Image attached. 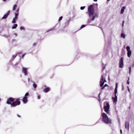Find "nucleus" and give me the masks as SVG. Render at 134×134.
Returning a JSON list of instances; mask_svg holds the SVG:
<instances>
[{"label":"nucleus","mask_w":134,"mask_h":134,"mask_svg":"<svg viewBox=\"0 0 134 134\" xmlns=\"http://www.w3.org/2000/svg\"><path fill=\"white\" fill-rule=\"evenodd\" d=\"M7 103L10 104L12 107H14L20 105L21 103L20 99L17 98L16 99L12 97L9 98L7 101Z\"/></svg>","instance_id":"1"},{"label":"nucleus","mask_w":134,"mask_h":134,"mask_svg":"<svg viewBox=\"0 0 134 134\" xmlns=\"http://www.w3.org/2000/svg\"><path fill=\"white\" fill-rule=\"evenodd\" d=\"M102 121L104 122L106 124L111 123V120L110 119H109L107 115L106 114L104 113H102Z\"/></svg>","instance_id":"2"},{"label":"nucleus","mask_w":134,"mask_h":134,"mask_svg":"<svg viewBox=\"0 0 134 134\" xmlns=\"http://www.w3.org/2000/svg\"><path fill=\"white\" fill-rule=\"evenodd\" d=\"M88 15L90 17L94 15V7L92 5H91L88 7Z\"/></svg>","instance_id":"3"},{"label":"nucleus","mask_w":134,"mask_h":134,"mask_svg":"<svg viewBox=\"0 0 134 134\" xmlns=\"http://www.w3.org/2000/svg\"><path fill=\"white\" fill-rule=\"evenodd\" d=\"M117 83H116L115 88V93H114V97H112V99L113 101L115 104H116L117 100V97L116 95V94L117 93Z\"/></svg>","instance_id":"4"},{"label":"nucleus","mask_w":134,"mask_h":134,"mask_svg":"<svg viewBox=\"0 0 134 134\" xmlns=\"http://www.w3.org/2000/svg\"><path fill=\"white\" fill-rule=\"evenodd\" d=\"M109 106L108 102H107L105 104L104 103V111L107 114H108L109 113Z\"/></svg>","instance_id":"5"},{"label":"nucleus","mask_w":134,"mask_h":134,"mask_svg":"<svg viewBox=\"0 0 134 134\" xmlns=\"http://www.w3.org/2000/svg\"><path fill=\"white\" fill-rule=\"evenodd\" d=\"M105 82H106L105 79H104V76L102 75L101 76L100 80V86L102 87H103L104 83Z\"/></svg>","instance_id":"6"},{"label":"nucleus","mask_w":134,"mask_h":134,"mask_svg":"<svg viewBox=\"0 0 134 134\" xmlns=\"http://www.w3.org/2000/svg\"><path fill=\"white\" fill-rule=\"evenodd\" d=\"M124 58L123 57L121 58L120 60L119 61V67L120 68H122L123 66L124 63Z\"/></svg>","instance_id":"7"},{"label":"nucleus","mask_w":134,"mask_h":134,"mask_svg":"<svg viewBox=\"0 0 134 134\" xmlns=\"http://www.w3.org/2000/svg\"><path fill=\"white\" fill-rule=\"evenodd\" d=\"M126 49L127 51V56L128 57H130L131 54V51L130 50V47L129 46H127L126 47Z\"/></svg>","instance_id":"8"},{"label":"nucleus","mask_w":134,"mask_h":134,"mask_svg":"<svg viewBox=\"0 0 134 134\" xmlns=\"http://www.w3.org/2000/svg\"><path fill=\"white\" fill-rule=\"evenodd\" d=\"M10 13V11L9 10L8 11V12H7V13L5 14L4 16H3V17L2 18V19H5L7 18L8 16L9 15V14Z\"/></svg>","instance_id":"9"},{"label":"nucleus","mask_w":134,"mask_h":134,"mask_svg":"<svg viewBox=\"0 0 134 134\" xmlns=\"http://www.w3.org/2000/svg\"><path fill=\"white\" fill-rule=\"evenodd\" d=\"M23 102L24 103H26L28 101L27 97H24L22 99Z\"/></svg>","instance_id":"10"},{"label":"nucleus","mask_w":134,"mask_h":134,"mask_svg":"<svg viewBox=\"0 0 134 134\" xmlns=\"http://www.w3.org/2000/svg\"><path fill=\"white\" fill-rule=\"evenodd\" d=\"M27 69L26 68H23V72L25 75H27Z\"/></svg>","instance_id":"11"},{"label":"nucleus","mask_w":134,"mask_h":134,"mask_svg":"<svg viewBox=\"0 0 134 134\" xmlns=\"http://www.w3.org/2000/svg\"><path fill=\"white\" fill-rule=\"evenodd\" d=\"M125 127L126 129H129V122L128 121H126L125 123Z\"/></svg>","instance_id":"12"},{"label":"nucleus","mask_w":134,"mask_h":134,"mask_svg":"<svg viewBox=\"0 0 134 134\" xmlns=\"http://www.w3.org/2000/svg\"><path fill=\"white\" fill-rule=\"evenodd\" d=\"M50 88L49 87H47L43 90V91L46 93H47L49 91Z\"/></svg>","instance_id":"13"},{"label":"nucleus","mask_w":134,"mask_h":134,"mask_svg":"<svg viewBox=\"0 0 134 134\" xmlns=\"http://www.w3.org/2000/svg\"><path fill=\"white\" fill-rule=\"evenodd\" d=\"M125 8V6L123 7H122L121 10V13L122 14L124 11V9Z\"/></svg>","instance_id":"14"},{"label":"nucleus","mask_w":134,"mask_h":134,"mask_svg":"<svg viewBox=\"0 0 134 134\" xmlns=\"http://www.w3.org/2000/svg\"><path fill=\"white\" fill-rule=\"evenodd\" d=\"M18 25L16 24H14L13 25V26L12 27V29H15L16 27Z\"/></svg>","instance_id":"15"},{"label":"nucleus","mask_w":134,"mask_h":134,"mask_svg":"<svg viewBox=\"0 0 134 134\" xmlns=\"http://www.w3.org/2000/svg\"><path fill=\"white\" fill-rule=\"evenodd\" d=\"M97 16V15H94L93 16V17L91 19V20L93 21L94 20L95 17Z\"/></svg>","instance_id":"16"},{"label":"nucleus","mask_w":134,"mask_h":134,"mask_svg":"<svg viewBox=\"0 0 134 134\" xmlns=\"http://www.w3.org/2000/svg\"><path fill=\"white\" fill-rule=\"evenodd\" d=\"M121 37L123 38H125V35L123 33H121Z\"/></svg>","instance_id":"17"},{"label":"nucleus","mask_w":134,"mask_h":134,"mask_svg":"<svg viewBox=\"0 0 134 134\" xmlns=\"http://www.w3.org/2000/svg\"><path fill=\"white\" fill-rule=\"evenodd\" d=\"M17 5L16 4L15 5H14V6L13 7V10H15V9H16L17 7Z\"/></svg>","instance_id":"18"},{"label":"nucleus","mask_w":134,"mask_h":134,"mask_svg":"<svg viewBox=\"0 0 134 134\" xmlns=\"http://www.w3.org/2000/svg\"><path fill=\"white\" fill-rule=\"evenodd\" d=\"M16 19H15L14 18L13 19V21H12V23H16L15 21H16Z\"/></svg>","instance_id":"19"},{"label":"nucleus","mask_w":134,"mask_h":134,"mask_svg":"<svg viewBox=\"0 0 134 134\" xmlns=\"http://www.w3.org/2000/svg\"><path fill=\"white\" fill-rule=\"evenodd\" d=\"M33 86L35 88H36L37 87V85L35 83H34L33 84Z\"/></svg>","instance_id":"20"},{"label":"nucleus","mask_w":134,"mask_h":134,"mask_svg":"<svg viewBox=\"0 0 134 134\" xmlns=\"http://www.w3.org/2000/svg\"><path fill=\"white\" fill-rule=\"evenodd\" d=\"M129 77H128V80H127V83L128 85L129 84V83H130V82H129Z\"/></svg>","instance_id":"21"},{"label":"nucleus","mask_w":134,"mask_h":134,"mask_svg":"<svg viewBox=\"0 0 134 134\" xmlns=\"http://www.w3.org/2000/svg\"><path fill=\"white\" fill-rule=\"evenodd\" d=\"M63 18V17L62 16H60L59 18V20H58V21H60Z\"/></svg>","instance_id":"22"},{"label":"nucleus","mask_w":134,"mask_h":134,"mask_svg":"<svg viewBox=\"0 0 134 134\" xmlns=\"http://www.w3.org/2000/svg\"><path fill=\"white\" fill-rule=\"evenodd\" d=\"M29 95V93L28 92H27V93H26L25 95V96L24 97H27V96H28Z\"/></svg>","instance_id":"23"},{"label":"nucleus","mask_w":134,"mask_h":134,"mask_svg":"<svg viewBox=\"0 0 134 134\" xmlns=\"http://www.w3.org/2000/svg\"><path fill=\"white\" fill-rule=\"evenodd\" d=\"M16 56V55H13V56L12 58L13 59H14V58H15Z\"/></svg>","instance_id":"24"},{"label":"nucleus","mask_w":134,"mask_h":134,"mask_svg":"<svg viewBox=\"0 0 134 134\" xmlns=\"http://www.w3.org/2000/svg\"><path fill=\"white\" fill-rule=\"evenodd\" d=\"M85 8V6L81 7H80V9L81 10H83Z\"/></svg>","instance_id":"25"},{"label":"nucleus","mask_w":134,"mask_h":134,"mask_svg":"<svg viewBox=\"0 0 134 134\" xmlns=\"http://www.w3.org/2000/svg\"><path fill=\"white\" fill-rule=\"evenodd\" d=\"M20 29L21 30H22L24 29V27L21 26L20 27Z\"/></svg>","instance_id":"26"},{"label":"nucleus","mask_w":134,"mask_h":134,"mask_svg":"<svg viewBox=\"0 0 134 134\" xmlns=\"http://www.w3.org/2000/svg\"><path fill=\"white\" fill-rule=\"evenodd\" d=\"M85 25H82L80 27V29H81L83 28V27H85Z\"/></svg>","instance_id":"27"},{"label":"nucleus","mask_w":134,"mask_h":134,"mask_svg":"<svg viewBox=\"0 0 134 134\" xmlns=\"http://www.w3.org/2000/svg\"><path fill=\"white\" fill-rule=\"evenodd\" d=\"M37 99H40V95H38L37 96Z\"/></svg>","instance_id":"28"},{"label":"nucleus","mask_w":134,"mask_h":134,"mask_svg":"<svg viewBox=\"0 0 134 134\" xmlns=\"http://www.w3.org/2000/svg\"><path fill=\"white\" fill-rule=\"evenodd\" d=\"M18 13H15V16L17 17L18 16Z\"/></svg>","instance_id":"29"},{"label":"nucleus","mask_w":134,"mask_h":134,"mask_svg":"<svg viewBox=\"0 0 134 134\" xmlns=\"http://www.w3.org/2000/svg\"><path fill=\"white\" fill-rule=\"evenodd\" d=\"M25 55V54H24L23 55H22V58H23V57H24V56Z\"/></svg>","instance_id":"30"},{"label":"nucleus","mask_w":134,"mask_h":134,"mask_svg":"<svg viewBox=\"0 0 134 134\" xmlns=\"http://www.w3.org/2000/svg\"><path fill=\"white\" fill-rule=\"evenodd\" d=\"M36 44V43H34L33 44V46H35Z\"/></svg>","instance_id":"31"},{"label":"nucleus","mask_w":134,"mask_h":134,"mask_svg":"<svg viewBox=\"0 0 134 134\" xmlns=\"http://www.w3.org/2000/svg\"><path fill=\"white\" fill-rule=\"evenodd\" d=\"M19 10V9H18L17 10H16V13H18Z\"/></svg>","instance_id":"32"},{"label":"nucleus","mask_w":134,"mask_h":134,"mask_svg":"<svg viewBox=\"0 0 134 134\" xmlns=\"http://www.w3.org/2000/svg\"><path fill=\"white\" fill-rule=\"evenodd\" d=\"M129 69V72H130V73L131 72V68L130 67Z\"/></svg>","instance_id":"33"},{"label":"nucleus","mask_w":134,"mask_h":134,"mask_svg":"<svg viewBox=\"0 0 134 134\" xmlns=\"http://www.w3.org/2000/svg\"><path fill=\"white\" fill-rule=\"evenodd\" d=\"M108 86V85L107 84H105L104 85V87H105L106 86Z\"/></svg>","instance_id":"34"},{"label":"nucleus","mask_w":134,"mask_h":134,"mask_svg":"<svg viewBox=\"0 0 134 134\" xmlns=\"http://www.w3.org/2000/svg\"><path fill=\"white\" fill-rule=\"evenodd\" d=\"M14 35H15V36H17V34L16 33H14Z\"/></svg>","instance_id":"35"},{"label":"nucleus","mask_w":134,"mask_h":134,"mask_svg":"<svg viewBox=\"0 0 134 134\" xmlns=\"http://www.w3.org/2000/svg\"><path fill=\"white\" fill-rule=\"evenodd\" d=\"M14 18L16 19L17 18V17L15 16Z\"/></svg>","instance_id":"36"},{"label":"nucleus","mask_w":134,"mask_h":134,"mask_svg":"<svg viewBox=\"0 0 134 134\" xmlns=\"http://www.w3.org/2000/svg\"><path fill=\"white\" fill-rule=\"evenodd\" d=\"M124 21H123V22H122V26H124Z\"/></svg>","instance_id":"37"},{"label":"nucleus","mask_w":134,"mask_h":134,"mask_svg":"<svg viewBox=\"0 0 134 134\" xmlns=\"http://www.w3.org/2000/svg\"><path fill=\"white\" fill-rule=\"evenodd\" d=\"M105 87L104 86H103V87H102L101 88V90H103L104 89V88Z\"/></svg>","instance_id":"38"},{"label":"nucleus","mask_w":134,"mask_h":134,"mask_svg":"<svg viewBox=\"0 0 134 134\" xmlns=\"http://www.w3.org/2000/svg\"><path fill=\"white\" fill-rule=\"evenodd\" d=\"M17 116L19 117H20V116L19 115H18V114L17 115Z\"/></svg>","instance_id":"39"},{"label":"nucleus","mask_w":134,"mask_h":134,"mask_svg":"<svg viewBox=\"0 0 134 134\" xmlns=\"http://www.w3.org/2000/svg\"><path fill=\"white\" fill-rule=\"evenodd\" d=\"M28 82H29L30 81V79L29 78H28Z\"/></svg>","instance_id":"40"},{"label":"nucleus","mask_w":134,"mask_h":134,"mask_svg":"<svg viewBox=\"0 0 134 134\" xmlns=\"http://www.w3.org/2000/svg\"><path fill=\"white\" fill-rule=\"evenodd\" d=\"M94 1L97 2V0H93Z\"/></svg>","instance_id":"41"},{"label":"nucleus","mask_w":134,"mask_h":134,"mask_svg":"<svg viewBox=\"0 0 134 134\" xmlns=\"http://www.w3.org/2000/svg\"><path fill=\"white\" fill-rule=\"evenodd\" d=\"M128 87V91H129V87Z\"/></svg>","instance_id":"42"},{"label":"nucleus","mask_w":134,"mask_h":134,"mask_svg":"<svg viewBox=\"0 0 134 134\" xmlns=\"http://www.w3.org/2000/svg\"><path fill=\"white\" fill-rule=\"evenodd\" d=\"M120 132H121V133H122V130H120Z\"/></svg>","instance_id":"43"},{"label":"nucleus","mask_w":134,"mask_h":134,"mask_svg":"<svg viewBox=\"0 0 134 134\" xmlns=\"http://www.w3.org/2000/svg\"><path fill=\"white\" fill-rule=\"evenodd\" d=\"M88 22H90V21L89 20H88Z\"/></svg>","instance_id":"44"},{"label":"nucleus","mask_w":134,"mask_h":134,"mask_svg":"<svg viewBox=\"0 0 134 134\" xmlns=\"http://www.w3.org/2000/svg\"><path fill=\"white\" fill-rule=\"evenodd\" d=\"M3 1H6V0H3Z\"/></svg>","instance_id":"45"},{"label":"nucleus","mask_w":134,"mask_h":134,"mask_svg":"<svg viewBox=\"0 0 134 134\" xmlns=\"http://www.w3.org/2000/svg\"><path fill=\"white\" fill-rule=\"evenodd\" d=\"M110 0H107V1H109Z\"/></svg>","instance_id":"46"},{"label":"nucleus","mask_w":134,"mask_h":134,"mask_svg":"<svg viewBox=\"0 0 134 134\" xmlns=\"http://www.w3.org/2000/svg\"><path fill=\"white\" fill-rule=\"evenodd\" d=\"M45 86V87H46V86Z\"/></svg>","instance_id":"47"}]
</instances>
